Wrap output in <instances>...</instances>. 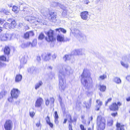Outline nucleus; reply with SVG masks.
Here are the masks:
<instances>
[{
	"label": "nucleus",
	"mask_w": 130,
	"mask_h": 130,
	"mask_svg": "<svg viewBox=\"0 0 130 130\" xmlns=\"http://www.w3.org/2000/svg\"><path fill=\"white\" fill-rule=\"evenodd\" d=\"M73 73V70L71 67L66 65H64L60 69L58 73V77L59 88L61 92H63L66 88L65 76H69Z\"/></svg>",
	"instance_id": "1"
},
{
	"label": "nucleus",
	"mask_w": 130,
	"mask_h": 130,
	"mask_svg": "<svg viewBox=\"0 0 130 130\" xmlns=\"http://www.w3.org/2000/svg\"><path fill=\"white\" fill-rule=\"evenodd\" d=\"M81 76V81L83 85L88 90L91 89L92 86V80L89 71L84 69Z\"/></svg>",
	"instance_id": "2"
},
{
	"label": "nucleus",
	"mask_w": 130,
	"mask_h": 130,
	"mask_svg": "<svg viewBox=\"0 0 130 130\" xmlns=\"http://www.w3.org/2000/svg\"><path fill=\"white\" fill-rule=\"evenodd\" d=\"M20 8L21 11L20 13L21 14L23 15H26L30 16L32 14V11L27 7L25 3L20 2Z\"/></svg>",
	"instance_id": "3"
},
{
	"label": "nucleus",
	"mask_w": 130,
	"mask_h": 130,
	"mask_svg": "<svg viewBox=\"0 0 130 130\" xmlns=\"http://www.w3.org/2000/svg\"><path fill=\"white\" fill-rule=\"evenodd\" d=\"M105 120L104 118L101 116H98L97 119L98 130H103L105 128Z\"/></svg>",
	"instance_id": "4"
},
{
	"label": "nucleus",
	"mask_w": 130,
	"mask_h": 130,
	"mask_svg": "<svg viewBox=\"0 0 130 130\" xmlns=\"http://www.w3.org/2000/svg\"><path fill=\"white\" fill-rule=\"evenodd\" d=\"M74 35V36L80 41L84 42L86 40V36L78 30L76 29L75 30Z\"/></svg>",
	"instance_id": "5"
},
{
	"label": "nucleus",
	"mask_w": 130,
	"mask_h": 130,
	"mask_svg": "<svg viewBox=\"0 0 130 130\" xmlns=\"http://www.w3.org/2000/svg\"><path fill=\"white\" fill-rule=\"evenodd\" d=\"M13 34L7 33L5 34L0 35V40L5 41L10 40L12 38Z\"/></svg>",
	"instance_id": "6"
},
{
	"label": "nucleus",
	"mask_w": 130,
	"mask_h": 130,
	"mask_svg": "<svg viewBox=\"0 0 130 130\" xmlns=\"http://www.w3.org/2000/svg\"><path fill=\"white\" fill-rule=\"evenodd\" d=\"M46 34L48 38H46V40L48 42L54 41L55 39L54 37V31L50 29L46 32Z\"/></svg>",
	"instance_id": "7"
},
{
	"label": "nucleus",
	"mask_w": 130,
	"mask_h": 130,
	"mask_svg": "<svg viewBox=\"0 0 130 130\" xmlns=\"http://www.w3.org/2000/svg\"><path fill=\"white\" fill-rule=\"evenodd\" d=\"M13 124L10 120H6L4 124V127L5 130H11L13 127Z\"/></svg>",
	"instance_id": "8"
},
{
	"label": "nucleus",
	"mask_w": 130,
	"mask_h": 130,
	"mask_svg": "<svg viewBox=\"0 0 130 130\" xmlns=\"http://www.w3.org/2000/svg\"><path fill=\"white\" fill-rule=\"evenodd\" d=\"M49 13L51 17V20L52 22L55 23L57 22V23L60 22L58 18L57 17L56 13L54 12H49Z\"/></svg>",
	"instance_id": "9"
},
{
	"label": "nucleus",
	"mask_w": 130,
	"mask_h": 130,
	"mask_svg": "<svg viewBox=\"0 0 130 130\" xmlns=\"http://www.w3.org/2000/svg\"><path fill=\"white\" fill-rule=\"evenodd\" d=\"M20 93L19 90L17 89L13 88L11 92V96L14 98L17 99Z\"/></svg>",
	"instance_id": "10"
},
{
	"label": "nucleus",
	"mask_w": 130,
	"mask_h": 130,
	"mask_svg": "<svg viewBox=\"0 0 130 130\" xmlns=\"http://www.w3.org/2000/svg\"><path fill=\"white\" fill-rule=\"evenodd\" d=\"M43 102V100L42 98H38L35 103V107L38 108L41 107Z\"/></svg>",
	"instance_id": "11"
},
{
	"label": "nucleus",
	"mask_w": 130,
	"mask_h": 130,
	"mask_svg": "<svg viewBox=\"0 0 130 130\" xmlns=\"http://www.w3.org/2000/svg\"><path fill=\"white\" fill-rule=\"evenodd\" d=\"M6 61V57L4 55H2L0 57V67H4L6 66V64L4 63Z\"/></svg>",
	"instance_id": "12"
},
{
	"label": "nucleus",
	"mask_w": 130,
	"mask_h": 130,
	"mask_svg": "<svg viewBox=\"0 0 130 130\" xmlns=\"http://www.w3.org/2000/svg\"><path fill=\"white\" fill-rule=\"evenodd\" d=\"M88 12L87 11H84L81 12L80 16L81 18L83 20H86L88 18Z\"/></svg>",
	"instance_id": "13"
},
{
	"label": "nucleus",
	"mask_w": 130,
	"mask_h": 130,
	"mask_svg": "<svg viewBox=\"0 0 130 130\" xmlns=\"http://www.w3.org/2000/svg\"><path fill=\"white\" fill-rule=\"evenodd\" d=\"M36 17L30 16L27 17L25 18V20L28 21L31 23H33L36 22Z\"/></svg>",
	"instance_id": "14"
},
{
	"label": "nucleus",
	"mask_w": 130,
	"mask_h": 130,
	"mask_svg": "<svg viewBox=\"0 0 130 130\" xmlns=\"http://www.w3.org/2000/svg\"><path fill=\"white\" fill-rule=\"evenodd\" d=\"M109 108L111 110L113 111H116L118 109V107L117 104L115 103H113L110 105Z\"/></svg>",
	"instance_id": "15"
},
{
	"label": "nucleus",
	"mask_w": 130,
	"mask_h": 130,
	"mask_svg": "<svg viewBox=\"0 0 130 130\" xmlns=\"http://www.w3.org/2000/svg\"><path fill=\"white\" fill-rule=\"evenodd\" d=\"M37 70V69L36 68L32 67L28 69V72L31 74H35L36 73Z\"/></svg>",
	"instance_id": "16"
},
{
	"label": "nucleus",
	"mask_w": 130,
	"mask_h": 130,
	"mask_svg": "<svg viewBox=\"0 0 130 130\" xmlns=\"http://www.w3.org/2000/svg\"><path fill=\"white\" fill-rule=\"evenodd\" d=\"M91 98L89 99V101L88 102H87L85 101L83 102L84 105V107H85L87 109H89L91 106Z\"/></svg>",
	"instance_id": "17"
},
{
	"label": "nucleus",
	"mask_w": 130,
	"mask_h": 130,
	"mask_svg": "<svg viewBox=\"0 0 130 130\" xmlns=\"http://www.w3.org/2000/svg\"><path fill=\"white\" fill-rule=\"evenodd\" d=\"M34 34L33 32L32 31H30L26 32L24 34V37L26 39L28 38L30 36H32L34 35Z\"/></svg>",
	"instance_id": "18"
},
{
	"label": "nucleus",
	"mask_w": 130,
	"mask_h": 130,
	"mask_svg": "<svg viewBox=\"0 0 130 130\" xmlns=\"http://www.w3.org/2000/svg\"><path fill=\"white\" fill-rule=\"evenodd\" d=\"M8 21H11V23L9 24V28H13L16 25V23L14 20L12 21L11 19H9Z\"/></svg>",
	"instance_id": "19"
},
{
	"label": "nucleus",
	"mask_w": 130,
	"mask_h": 130,
	"mask_svg": "<svg viewBox=\"0 0 130 130\" xmlns=\"http://www.w3.org/2000/svg\"><path fill=\"white\" fill-rule=\"evenodd\" d=\"M39 11L41 14L43 16L46 17L47 15L48 12L44 8H41L39 9Z\"/></svg>",
	"instance_id": "20"
},
{
	"label": "nucleus",
	"mask_w": 130,
	"mask_h": 130,
	"mask_svg": "<svg viewBox=\"0 0 130 130\" xmlns=\"http://www.w3.org/2000/svg\"><path fill=\"white\" fill-rule=\"evenodd\" d=\"M125 55H124L122 57V61H121L120 62H121V65L123 66L124 67L127 69L128 67V65L127 63H125V61H127L129 62V61L127 60H123L122 59V58Z\"/></svg>",
	"instance_id": "21"
},
{
	"label": "nucleus",
	"mask_w": 130,
	"mask_h": 130,
	"mask_svg": "<svg viewBox=\"0 0 130 130\" xmlns=\"http://www.w3.org/2000/svg\"><path fill=\"white\" fill-rule=\"evenodd\" d=\"M63 35L61 34H58L57 36V39L58 41L60 42L64 41V39Z\"/></svg>",
	"instance_id": "22"
},
{
	"label": "nucleus",
	"mask_w": 130,
	"mask_h": 130,
	"mask_svg": "<svg viewBox=\"0 0 130 130\" xmlns=\"http://www.w3.org/2000/svg\"><path fill=\"white\" fill-rule=\"evenodd\" d=\"M22 76L20 74L16 75L15 79V82L16 83H19L21 80Z\"/></svg>",
	"instance_id": "23"
},
{
	"label": "nucleus",
	"mask_w": 130,
	"mask_h": 130,
	"mask_svg": "<svg viewBox=\"0 0 130 130\" xmlns=\"http://www.w3.org/2000/svg\"><path fill=\"white\" fill-rule=\"evenodd\" d=\"M4 52L5 54L7 55L9 54L10 52V49L7 46H6L4 48Z\"/></svg>",
	"instance_id": "24"
},
{
	"label": "nucleus",
	"mask_w": 130,
	"mask_h": 130,
	"mask_svg": "<svg viewBox=\"0 0 130 130\" xmlns=\"http://www.w3.org/2000/svg\"><path fill=\"white\" fill-rule=\"evenodd\" d=\"M54 117L55 118V123L57 124L59 123L58 121L59 117L57 113V112L56 111H55Z\"/></svg>",
	"instance_id": "25"
},
{
	"label": "nucleus",
	"mask_w": 130,
	"mask_h": 130,
	"mask_svg": "<svg viewBox=\"0 0 130 130\" xmlns=\"http://www.w3.org/2000/svg\"><path fill=\"white\" fill-rule=\"evenodd\" d=\"M31 45V43L30 42H27L26 43H22L21 46L23 48H24L27 47H30Z\"/></svg>",
	"instance_id": "26"
},
{
	"label": "nucleus",
	"mask_w": 130,
	"mask_h": 130,
	"mask_svg": "<svg viewBox=\"0 0 130 130\" xmlns=\"http://www.w3.org/2000/svg\"><path fill=\"white\" fill-rule=\"evenodd\" d=\"M117 130H124V125H121L119 123H117L116 124Z\"/></svg>",
	"instance_id": "27"
},
{
	"label": "nucleus",
	"mask_w": 130,
	"mask_h": 130,
	"mask_svg": "<svg viewBox=\"0 0 130 130\" xmlns=\"http://www.w3.org/2000/svg\"><path fill=\"white\" fill-rule=\"evenodd\" d=\"M71 55L66 54L65 55L63 58V60L65 61L69 60L71 58Z\"/></svg>",
	"instance_id": "28"
},
{
	"label": "nucleus",
	"mask_w": 130,
	"mask_h": 130,
	"mask_svg": "<svg viewBox=\"0 0 130 130\" xmlns=\"http://www.w3.org/2000/svg\"><path fill=\"white\" fill-rule=\"evenodd\" d=\"M123 60H127L129 61L130 63V54L124 56L122 58Z\"/></svg>",
	"instance_id": "29"
},
{
	"label": "nucleus",
	"mask_w": 130,
	"mask_h": 130,
	"mask_svg": "<svg viewBox=\"0 0 130 130\" xmlns=\"http://www.w3.org/2000/svg\"><path fill=\"white\" fill-rule=\"evenodd\" d=\"M27 61V58L25 56H23L20 60L21 63L22 64H24L26 63Z\"/></svg>",
	"instance_id": "30"
},
{
	"label": "nucleus",
	"mask_w": 130,
	"mask_h": 130,
	"mask_svg": "<svg viewBox=\"0 0 130 130\" xmlns=\"http://www.w3.org/2000/svg\"><path fill=\"white\" fill-rule=\"evenodd\" d=\"M7 93V91L4 90L1 92L0 93V99H2L5 96Z\"/></svg>",
	"instance_id": "31"
},
{
	"label": "nucleus",
	"mask_w": 130,
	"mask_h": 130,
	"mask_svg": "<svg viewBox=\"0 0 130 130\" xmlns=\"http://www.w3.org/2000/svg\"><path fill=\"white\" fill-rule=\"evenodd\" d=\"M0 12H3L6 15H9L10 14V12L8 10L3 8L0 9Z\"/></svg>",
	"instance_id": "32"
},
{
	"label": "nucleus",
	"mask_w": 130,
	"mask_h": 130,
	"mask_svg": "<svg viewBox=\"0 0 130 130\" xmlns=\"http://www.w3.org/2000/svg\"><path fill=\"white\" fill-rule=\"evenodd\" d=\"M84 50L82 49L77 50V55H82L85 54L84 53Z\"/></svg>",
	"instance_id": "33"
},
{
	"label": "nucleus",
	"mask_w": 130,
	"mask_h": 130,
	"mask_svg": "<svg viewBox=\"0 0 130 130\" xmlns=\"http://www.w3.org/2000/svg\"><path fill=\"white\" fill-rule=\"evenodd\" d=\"M43 83L41 81H40L38 83H37L35 85V88L37 90L38 88L40 86H41Z\"/></svg>",
	"instance_id": "34"
},
{
	"label": "nucleus",
	"mask_w": 130,
	"mask_h": 130,
	"mask_svg": "<svg viewBox=\"0 0 130 130\" xmlns=\"http://www.w3.org/2000/svg\"><path fill=\"white\" fill-rule=\"evenodd\" d=\"M96 102L98 104V105H96V107H97V110H98L99 109V107L100 106L102 105V102L100 101L99 100H97Z\"/></svg>",
	"instance_id": "35"
},
{
	"label": "nucleus",
	"mask_w": 130,
	"mask_h": 130,
	"mask_svg": "<svg viewBox=\"0 0 130 130\" xmlns=\"http://www.w3.org/2000/svg\"><path fill=\"white\" fill-rule=\"evenodd\" d=\"M51 57V54L50 53H47L45 56L44 59L46 61L50 59Z\"/></svg>",
	"instance_id": "36"
},
{
	"label": "nucleus",
	"mask_w": 130,
	"mask_h": 130,
	"mask_svg": "<svg viewBox=\"0 0 130 130\" xmlns=\"http://www.w3.org/2000/svg\"><path fill=\"white\" fill-rule=\"evenodd\" d=\"M56 30L57 32H59L61 31L64 33H65L66 32V30L65 29L61 28L56 29Z\"/></svg>",
	"instance_id": "37"
},
{
	"label": "nucleus",
	"mask_w": 130,
	"mask_h": 130,
	"mask_svg": "<svg viewBox=\"0 0 130 130\" xmlns=\"http://www.w3.org/2000/svg\"><path fill=\"white\" fill-rule=\"evenodd\" d=\"M106 89V86L103 85H100V90L101 91L104 92Z\"/></svg>",
	"instance_id": "38"
},
{
	"label": "nucleus",
	"mask_w": 130,
	"mask_h": 130,
	"mask_svg": "<svg viewBox=\"0 0 130 130\" xmlns=\"http://www.w3.org/2000/svg\"><path fill=\"white\" fill-rule=\"evenodd\" d=\"M37 43V40H34L32 41V43H31V45H30V46L31 47H34L35 46Z\"/></svg>",
	"instance_id": "39"
},
{
	"label": "nucleus",
	"mask_w": 130,
	"mask_h": 130,
	"mask_svg": "<svg viewBox=\"0 0 130 130\" xmlns=\"http://www.w3.org/2000/svg\"><path fill=\"white\" fill-rule=\"evenodd\" d=\"M114 81L117 84H120L121 83V80L119 78L115 77L114 78Z\"/></svg>",
	"instance_id": "40"
},
{
	"label": "nucleus",
	"mask_w": 130,
	"mask_h": 130,
	"mask_svg": "<svg viewBox=\"0 0 130 130\" xmlns=\"http://www.w3.org/2000/svg\"><path fill=\"white\" fill-rule=\"evenodd\" d=\"M68 15V13L66 10H63L62 13V16L63 17H67Z\"/></svg>",
	"instance_id": "41"
},
{
	"label": "nucleus",
	"mask_w": 130,
	"mask_h": 130,
	"mask_svg": "<svg viewBox=\"0 0 130 130\" xmlns=\"http://www.w3.org/2000/svg\"><path fill=\"white\" fill-rule=\"evenodd\" d=\"M70 120L69 121V123H70L69 124V130H73L72 129V125L71 123L73 122L72 120L71 117H70Z\"/></svg>",
	"instance_id": "42"
},
{
	"label": "nucleus",
	"mask_w": 130,
	"mask_h": 130,
	"mask_svg": "<svg viewBox=\"0 0 130 130\" xmlns=\"http://www.w3.org/2000/svg\"><path fill=\"white\" fill-rule=\"evenodd\" d=\"M48 75L49 78L51 79L54 76L55 74L53 72H51L48 74Z\"/></svg>",
	"instance_id": "43"
},
{
	"label": "nucleus",
	"mask_w": 130,
	"mask_h": 130,
	"mask_svg": "<svg viewBox=\"0 0 130 130\" xmlns=\"http://www.w3.org/2000/svg\"><path fill=\"white\" fill-rule=\"evenodd\" d=\"M9 23H5L3 25V27L6 29H8V28H9Z\"/></svg>",
	"instance_id": "44"
},
{
	"label": "nucleus",
	"mask_w": 130,
	"mask_h": 130,
	"mask_svg": "<svg viewBox=\"0 0 130 130\" xmlns=\"http://www.w3.org/2000/svg\"><path fill=\"white\" fill-rule=\"evenodd\" d=\"M18 9V8L17 6H14L12 8V10L15 12L17 13Z\"/></svg>",
	"instance_id": "45"
},
{
	"label": "nucleus",
	"mask_w": 130,
	"mask_h": 130,
	"mask_svg": "<svg viewBox=\"0 0 130 130\" xmlns=\"http://www.w3.org/2000/svg\"><path fill=\"white\" fill-rule=\"evenodd\" d=\"M59 3L54 2H52L51 3V6L52 7H55L57 6H58V4Z\"/></svg>",
	"instance_id": "46"
},
{
	"label": "nucleus",
	"mask_w": 130,
	"mask_h": 130,
	"mask_svg": "<svg viewBox=\"0 0 130 130\" xmlns=\"http://www.w3.org/2000/svg\"><path fill=\"white\" fill-rule=\"evenodd\" d=\"M106 75L104 74H103L102 75L100 76L99 78V80L101 79L103 80L105 78H106Z\"/></svg>",
	"instance_id": "47"
},
{
	"label": "nucleus",
	"mask_w": 130,
	"mask_h": 130,
	"mask_svg": "<svg viewBox=\"0 0 130 130\" xmlns=\"http://www.w3.org/2000/svg\"><path fill=\"white\" fill-rule=\"evenodd\" d=\"M44 37V34L43 33L40 34L38 37V39H39L42 40L43 39Z\"/></svg>",
	"instance_id": "48"
},
{
	"label": "nucleus",
	"mask_w": 130,
	"mask_h": 130,
	"mask_svg": "<svg viewBox=\"0 0 130 130\" xmlns=\"http://www.w3.org/2000/svg\"><path fill=\"white\" fill-rule=\"evenodd\" d=\"M58 6H59L61 8L63 9V10H66V7L64 6L63 5H61L59 3L58 4Z\"/></svg>",
	"instance_id": "49"
},
{
	"label": "nucleus",
	"mask_w": 130,
	"mask_h": 130,
	"mask_svg": "<svg viewBox=\"0 0 130 130\" xmlns=\"http://www.w3.org/2000/svg\"><path fill=\"white\" fill-rule=\"evenodd\" d=\"M71 55H77V50H76L73 51L71 53Z\"/></svg>",
	"instance_id": "50"
},
{
	"label": "nucleus",
	"mask_w": 130,
	"mask_h": 130,
	"mask_svg": "<svg viewBox=\"0 0 130 130\" xmlns=\"http://www.w3.org/2000/svg\"><path fill=\"white\" fill-rule=\"evenodd\" d=\"M42 20L40 18L38 17H37L36 19V22H42Z\"/></svg>",
	"instance_id": "51"
},
{
	"label": "nucleus",
	"mask_w": 130,
	"mask_h": 130,
	"mask_svg": "<svg viewBox=\"0 0 130 130\" xmlns=\"http://www.w3.org/2000/svg\"><path fill=\"white\" fill-rule=\"evenodd\" d=\"M87 94L88 96H90L93 94V92L92 91H88L87 92Z\"/></svg>",
	"instance_id": "52"
},
{
	"label": "nucleus",
	"mask_w": 130,
	"mask_h": 130,
	"mask_svg": "<svg viewBox=\"0 0 130 130\" xmlns=\"http://www.w3.org/2000/svg\"><path fill=\"white\" fill-rule=\"evenodd\" d=\"M13 98H14L11 96H10L8 98V100L9 102H12V101Z\"/></svg>",
	"instance_id": "53"
},
{
	"label": "nucleus",
	"mask_w": 130,
	"mask_h": 130,
	"mask_svg": "<svg viewBox=\"0 0 130 130\" xmlns=\"http://www.w3.org/2000/svg\"><path fill=\"white\" fill-rule=\"evenodd\" d=\"M113 121L112 120H110L108 122V126H110L112 124Z\"/></svg>",
	"instance_id": "54"
},
{
	"label": "nucleus",
	"mask_w": 130,
	"mask_h": 130,
	"mask_svg": "<svg viewBox=\"0 0 130 130\" xmlns=\"http://www.w3.org/2000/svg\"><path fill=\"white\" fill-rule=\"evenodd\" d=\"M111 98H110L108 99L105 102V105L106 106L108 103L109 102H110L111 100Z\"/></svg>",
	"instance_id": "55"
},
{
	"label": "nucleus",
	"mask_w": 130,
	"mask_h": 130,
	"mask_svg": "<svg viewBox=\"0 0 130 130\" xmlns=\"http://www.w3.org/2000/svg\"><path fill=\"white\" fill-rule=\"evenodd\" d=\"M80 127L81 130H86V128H84L83 125L82 124L80 125Z\"/></svg>",
	"instance_id": "56"
},
{
	"label": "nucleus",
	"mask_w": 130,
	"mask_h": 130,
	"mask_svg": "<svg viewBox=\"0 0 130 130\" xmlns=\"http://www.w3.org/2000/svg\"><path fill=\"white\" fill-rule=\"evenodd\" d=\"M54 101V99L53 98H50V102L52 104H53Z\"/></svg>",
	"instance_id": "57"
},
{
	"label": "nucleus",
	"mask_w": 130,
	"mask_h": 130,
	"mask_svg": "<svg viewBox=\"0 0 130 130\" xmlns=\"http://www.w3.org/2000/svg\"><path fill=\"white\" fill-rule=\"evenodd\" d=\"M47 123L51 128H52L53 127V124L52 123H51L50 121Z\"/></svg>",
	"instance_id": "58"
},
{
	"label": "nucleus",
	"mask_w": 130,
	"mask_h": 130,
	"mask_svg": "<svg viewBox=\"0 0 130 130\" xmlns=\"http://www.w3.org/2000/svg\"><path fill=\"white\" fill-rule=\"evenodd\" d=\"M36 126L37 127H39L41 126L40 121L39 120L38 122L36 124Z\"/></svg>",
	"instance_id": "59"
},
{
	"label": "nucleus",
	"mask_w": 130,
	"mask_h": 130,
	"mask_svg": "<svg viewBox=\"0 0 130 130\" xmlns=\"http://www.w3.org/2000/svg\"><path fill=\"white\" fill-rule=\"evenodd\" d=\"M46 120L47 123L50 122V118L48 116H47L46 117Z\"/></svg>",
	"instance_id": "60"
},
{
	"label": "nucleus",
	"mask_w": 130,
	"mask_h": 130,
	"mask_svg": "<svg viewBox=\"0 0 130 130\" xmlns=\"http://www.w3.org/2000/svg\"><path fill=\"white\" fill-rule=\"evenodd\" d=\"M45 101L46 105V106H48L49 105V101L48 99H46Z\"/></svg>",
	"instance_id": "61"
},
{
	"label": "nucleus",
	"mask_w": 130,
	"mask_h": 130,
	"mask_svg": "<svg viewBox=\"0 0 130 130\" xmlns=\"http://www.w3.org/2000/svg\"><path fill=\"white\" fill-rule=\"evenodd\" d=\"M35 115V113L34 112H30V116L31 117H33Z\"/></svg>",
	"instance_id": "62"
},
{
	"label": "nucleus",
	"mask_w": 130,
	"mask_h": 130,
	"mask_svg": "<svg viewBox=\"0 0 130 130\" xmlns=\"http://www.w3.org/2000/svg\"><path fill=\"white\" fill-rule=\"evenodd\" d=\"M4 20L2 19H0V24H2L4 23Z\"/></svg>",
	"instance_id": "63"
},
{
	"label": "nucleus",
	"mask_w": 130,
	"mask_h": 130,
	"mask_svg": "<svg viewBox=\"0 0 130 130\" xmlns=\"http://www.w3.org/2000/svg\"><path fill=\"white\" fill-rule=\"evenodd\" d=\"M111 115L112 116L115 117L117 115V113L116 112V113H112L111 114Z\"/></svg>",
	"instance_id": "64"
}]
</instances>
